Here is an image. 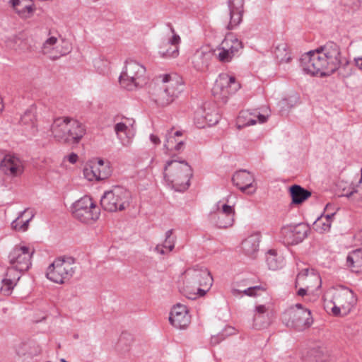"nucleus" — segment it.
<instances>
[{"label":"nucleus","mask_w":362,"mask_h":362,"mask_svg":"<svg viewBox=\"0 0 362 362\" xmlns=\"http://www.w3.org/2000/svg\"><path fill=\"white\" fill-rule=\"evenodd\" d=\"M192 176V169L185 160H169L164 168L165 180L177 192L188 189Z\"/></svg>","instance_id":"39448f33"},{"label":"nucleus","mask_w":362,"mask_h":362,"mask_svg":"<svg viewBox=\"0 0 362 362\" xmlns=\"http://www.w3.org/2000/svg\"><path fill=\"white\" fill-rule=\"evenodd\" d=\"M145 72L143 65L132 59L127 60L124 70L119 78V83L123 88L132 90L140 85Z\"/></svg>","instance_id":"1a4fd4ad"},{"label":"nucleus","mask_w":362,"mask_h":362,"mask_svg":"<svg viewBox=\"0 0 362 362\" xmlns=\"http://www.w3.org/2000/svg\"><path fill=\"white\" fill-rule=\"evenodd\" d=\"M282 321L286 327L298 331L310 327L313 322L310 310L300 303L286 310L282 315Z\"/></svg>","instance_id":"423d86ee"},{"label":"nucleus","mask_w":362,"mask_h":362,"mask_svg":"<svg viewBox=\"0 0 362 362\" xmlns=\"http://www.w3.org/2000/svg\"><path fill=\"white\" fill-rule=\"evenodd\" d=\"M293 204H300L311 196V192L300 185H294L289 188Z\"/></svg>","instance_id":"c85d7f7f"},{"label":"nucleus","mask_w":362,"mask_h":362,"mask_svg":"<svg viewBox=\"0 0 362 362\" xmlns=\"http://www.w3.org/2000/svg\"><path fill=\"white\" fill-rule=\"evenodd\" d=\"M173 230H168L165 233V240L163 243V246L165 249H168L169 252L172 251L175 247V238L173 237Z\"/></svg>","instance_id":"79ce46f5"},{"label":"nucleus","mask_w":362,"mask_h":362,"mask_svg":"<svg viewBox=\"0 0 362 362\" xmlns=\"http://www.w3.org/2000/svg\"><path fill=\"white\" fill-rule=\"evenodd\" d=\"M232 181L243 192L247 194H252L256 190V187L253 185L255 181L253 175L245 170L236 172L232 177Z\"/></svg>","instance_id":"6ab92c4d"},{"label":"nucleus","mask_w":362,"mask_h":362,"mask_svg":"<svg viewBox=\"0 0 362 362\" xmlns=\"http://www.w3.org/2000/svg\"><path fill=\"white\" fill-rule=\"evenodd\" d=\"M213 52L217 60L221 63H228L234 58L230 52L222 47L221 44L216 49L213 50Z\"/></svg>","instance_id":"c9c22d12"},{"label":"nucleus","mask_w":362,"mask_h":362,"mask_svg":"<svg viewBox=\"0 0 362 362\" xmlns=\"http://www.w3.org/2000/svg\"><path fill=\"white\" fill-rule=\"evenodd\" d=\"M240 88V84L235 78L227 74H221L216 81L212 92L215 97L226 103L229 95Z\"/></svg>","instance_id":"9b49d317"},{"label":"nucleus","mask_w":362,"mask_h":362,"mask_svg":"<svg viewBox=\"0 0 362 362\" xmlns=\"http://www.w3.org/2000/svg\"><path fill=\"white\" fill-rule=\"evenodd\" d=\"M73 216L82 223H90L99 217V210L92 199L84 196L73 206Z\"/></svg>","instance_id":"9d476101"},{"label":"nucleus","mask_w":362,"mask_h":362,"mask_svg":"<svg viewBox=\"0 0 362 362\" xmlns=\"http://www.w3.org/2000/svg\"><path fill=\"white\" fill-rule=\"evenodd\" d=\"M77 159H78V156L76 153H71L68 156V160L71 163H75L77 161Z\"/></svg>","instance_id":"603ef678"},{"label":"nucleus","mask_w":362,"mask_h":362,"mask_svg":"<svg viewBox=\"0 0 362 362\" xmlns=\"http://www.w3.org/2000/svg\"><path fill=\"white\" fill-rule=\"evenodd\" d=\"M169 321L177 329H185L191 322L187 307L180 303L174 305L170 313Z\"/></svg>","instance_id":"dca6fc26"},{"label":"nucleus","mask_w":362,"mask_h":362,"mask_svg":"<svg viewBox=\"0 0 362 362\" xmlns=\"http://www.w3.org/2000/svg\"><path fill=\"white\" fill-rule=\"evenodd\" d=\"M267 308L264 305H260L256 307V313L260 315H266Z\"/></svg>","instance_id":"8fccbe9b"},{"label":"nucleus","mask_w":362,"mask_h":362,"mask_svg":"<svg viewBox=\"0 0 362 362\" xmlns=\"http://www.w3.org/2000/svg\"><path fill=\"white\" fill-rule=\"evenodd\" d=\"M229 13L226 18V28L233 30L240 24L244 13V0H228Z\"/></svg>","instance_id":"2eb2a0df"},{"label":"nucleus","mask_w":362,"mask_h":362,"mask_svg":"<svg viewBox=\"0 0 362 362\" xmlns=\"http://www.w3.org/2000/svg\"><path fill=\"white\" fill-rule=\"evenodd\" d=\"M313 280L320 282V277L319 275L316 274L313 270L310 271L308 269H305L297 275L296 284L304 281L306 284L307 288H308L309 287L313 286L312 285H310Z\"/></svg>","instance_id":"2f4dec72"},{"label":"nucleus","mask_w":362,"mask_h":362,"mask_svg":"<svg viewBox=\"0 0 362 362\" xmlns=\"http://www.w3.org/2000/svg\"><path fill=\"white\" fill-rule=\"evenodd\" d=\"M218 204H219V203H218ZM217 211H218L220 213H223V214H226L228 216L230 215V216H232L233 218H234V216H235L234 208L233 206H229V205L226 204H223L221 209L218 206Z\"/></svg>","instance_id":"c03bdc74"},{"label":"nucleus","mask_w":362,"mask_h":362,"mask_svg":"<svg viewBox=\"0 0 362 362\" xmlns=\"http://www.w3.org/2000/svg\"><path fill=\"white\" fill-rule=\"evenodd\" d=\"M303 362H330L329 357L322 351L310 350L303 358Z\"/></svg>","instance_id":"f704fd0d"},{"label":"nucleus","mask_w":362,"mask_h":362,"mask_svg":"<svg viewBox=\"0 0 362 362\" xmlns=\"http://www.w3.org/2000/svg\"><path fill=\"white\" fill-rule=\"evenodd\" d=\"M268 116L261 114L259 111L255 110L250 112V110H243L240 112L238 117V128L251 126L259 122L260 124L267 122Z\"/></svg>","instance_id":"5701e85b"},{"label":"nucleus","mask_w":362,"mask_h":362,"mask_svg":"<svg viewBox=\"0 0 362 362\" xmlns=\"http://www.w3.org/2000/svg\"><path fill=\"white\" fill-rule=\"evenodd\" d=\"M1 171L8 177H20L24 172L22 160L13 154H6L0 163Z\"/></svg>","instance_id":"4468645a"},{"label":"nucleus","mask_w":362,"mask_h":362,"mask_svg":"<svg viewBox=\"0 0 362 362\" xmlns=\"http://www.w3.org/2000/svg\"><path fill=\"white\" fill-rule=\"evenodd\" d=\"M69 117H59L54 119L51 127V136L58 142L64 144H71V140L74 138L70 136L68 132L69 127L64 130H60L62 124H69Z\"/></svg>","instance_id":"f3484780"},{"label":"nucleus","mask_w":362,"mask_h":362,"mask_svg":"<svg viewBox=\"0 0 362 362\" xmlns=\"http://www.w3.org/2000/svg\"><path fill=\"white\" fill-rule=\"evenodd\" d=\"M57 41V37H51L48 38L44 43L43 47L44 48H47L48 47H51L54 45Z\"/></svg>","instance_id":"09e8293b"},{"label":"nucleus","mask_w":362,"mask_h":362,"mask_svg":"<svg viewBox=\"0 0 362 362\" xmlns=\"http://www.w3.org/2000/svg\"><path fill=\"white\" fill-rule=\"evenodd\" d=\"M214 56L213 49L209 46H202L197 49L192 57V63L195 69L205 71Z\"/></svg>","instance_id":"412c9836"},{"label":"nucleus","mask_w":362,"mask_h":362,"mask_svg":"<svg viewBox=\"0 0 362 362\" xmlns=\"http://www.w3.org/2000/svg\"><path fill=\"white\" fill-rule=\"evenodd\" d=\"M260 241V235L254 233L248 236L241 244V249L244 254L250 257H255V255L259 250V244Z\"/></svg>","instance_id":"393cba45"},{"label":"nucleus","mask_w":362,"mask_h":362,"mask_svg":"<svg viewBox=\"0 0 362 362\" xmlns=\"http://www.w3.org/2000/svg\"><path fill=\"white\" fill-rule=\"evenodd\" d=\"M346 266L355 272L362 271V250H354L348 255Z\"/></svg>","instance_id":"7c9ffc66"},{"label":"nucleus","mask_w":362,"mask_h":362,"mask_svg":"<svg viewBox=\"0 0 362 362\" xmlns=\"http://www.w3.org/2000/svg\"><path fill=\"white\" fill-rule=\"evenodd\" d=\"M117 138L124 146H128L131 143L132 133L131 127L123 122L117 123L114 127Z\"/></svg>","instance_id":"c756f323"},{"label":"nucleus","mask_w":362,"mask_h":362,"mask_svg":"<svg viewBox=\"0 0 362 362\" xmlns=\"http://www.w3.org/2000/svg\"><path fill=\"white\" fill-rule=\"evenodd\" d=\"M265 291V288L261 286H250L244 290L233 289L232 293L233 296H237L239 294L244 293L246 296L255 297Z\"/></svg>","instance_id":"e433bc0d"},{"label":"nucleus","mask_w":362,"mask_h":362,"mask_svg":"<svg viewBox=\"0 0 362 362\" xmlns=\"http://www.w3.org/2000/svg\"><path fill=\"white\" fill-rule=\"evenodd\" d=\"M165 247L163 245H157L155 247V251L160 255H165L166 252L165 251Z\"/></svg>","instance_id":"3c124183"},{"label":"nucleus","mask_w":362,"mask_h":362,"mask_svg":"<svg viewBox=\"0 0 362 362\" xmlns=\"http://www.w3.org/2000/svg\"><path fill=\"white\" fill-rule=\"evenodd\" d=\"M274 55L276 58L281 63H288L291 59L288 45L285 42H280L276 45L274 49Z\"/></svg>","instance_id":"473e14b6"},{"label":"nucleus","mask_w":362,"mask_h":362,"mask_svg":"<svg viewBox=\"0 0 362 362\" xmlns=\"http://www.w3.org/2000/svg\"><path fill=\"white\" fill-rule=\"evenodd\" d=\"M69 127V136L74 137L71 144H78L86 134L85 126L76 119L70 117L69 124H62L60 130Z\"/></svg>","instance_id":"b1692460"},{"label":"nucleus","mask_w":362,"mask_h":362,"mask_svg":"<svg viewBox=\"0 0 362 362\" xmlns=\"http://www.w3.org/2000/svg\"><path fill=\"white\" fill-rule=\"evenodd\" d=\"M205 118L209 125H214L219 121L220 116L217 113H215L214 115L207 114Z\"/></svg>","instance_id":"de8ad7c7"},{"label":"nucleus","mask_w":362,"mask_h":362,"mask_svg":"<svg viewBox=\"0 0 362 362\" xmlns=\"http://www.w3.org/2000/svg\"><path fill=\"white\" fill-rule=\"evenodd\" d=\"M347 1H348V0H344V4H347Z\"/></svg>","instance_id":"052dcab7"},{"label":"nucleus","mask_w":362,"mask_h":362,"mask_svg":"<svg viewBox=\"0 0 362 362\" xmlns=\"http://www.w3.org/2000/svg\"><path fill=\"white\" fill-rule=\"evenodd\" d=\"M163 84L151 93V99L158 107H165L171 104L182 92L180 76L175 73L160 75Z\"/></svg>","instance_id":"20e7f679"},{"label":"nucleus","mask_w":362,"mask_h":362,"mask_svg":"<svg viewBox=\"0 0 362 362\" xmlns=\"http://www.w3.org/2000/svg\"><path fill=\"white\" fill-rule=\"evenodd\" d=\"M218 211L211 214V218H216V225L220 228H227L231 226L234 222V218Z\"/></svg>","instance_id":"72a5a7b5"},{"label":"nucleus","mask_w":362,"mask_h":362,"mask_svg":"<svg viewBox=\"0 0 362 362\" xmlns=\"http://www.w3.org/2000/svg\"><path fill=\"white\" fill-rule=\"evenodd\" d=\"M182 132L180 131H176L173 132V129L168 131L166 134V141L164 144V147L168 151H180L183 148L184 141L179 140L177 137L181 136Z\"/></svg>","instance_id":"bb28decb"},{"label":"nucleus","mask_w":362,"mask_h":362,"mask_svg":"<svg viewBox=\"0 0 362 362\" xmlns=\"http://www.w3.org/2000/svg\"><path fill=\"white\" fill-rule=\"evenodd\" d=\"M356 66L361 70H362V57L354 59Z\"/></svg>","instance_id":"864d4df0"},{"label":"nucleus","mask_w":362,"mask_h":362,"mask_svg":"<svg viewBox=\"0 0 362 362\" xmlns=\"http://www.w3.org/2000/svg\"><path fill=\"white\" fill-rule=\"evenodd\" d=\"M352 194H353V191H352V192H351L349 194H347V197H350V196H351V195H352Z\"/></svg>","instance_id":"bf43d9fd"},{"label":"nucleus","mask_w":362,"mask_h":362,"mask_svg":"<svg viewBox=\"0 0 362 362\" xmlns=\"http://www.w3.org/2000/svg\"><path fill=\"white\" fill-rule=\"evenodd\" d=\"M269 324L267 315L255 314L253 317V327L256 329L266 328Z\"/></svg>","instance_id":"a19ab883"},{"label":"nucleus","mask_w":362,"mask_h":362,"mask_svg":"<svg viewBox=\"0 0 362 362\" xmlns=\"http://www.w3.org/2000/svg\"><path fill=\"white\" fill-rule=\"evenodd\" d=\"M131 192L122 187L117 186L104 193L100 204L107 211H123L129 206Z\"/></svg>","instance_id":"0eeeda50"},{"label":"nucleus","mask_w":362,"mask_h":362,"mask_svg":"<svg viewBox=\"0 0 362 362\" xmlns=\"http://www.w3.org/2000/svg\"><path fill=\"white\" fill-rule=\"evenodd\" d=\"M334 216V214H332L318 218L315 222L317 230H320L321 232L329 230L331 227L332 218Z\"/></svg>","instance_id":"4c0bfd02"},{"label":"nucleus","mask_w":362,"mask_h":362,"mask_svg":"<svg viewBox=\"0 0 362 362\" xmlns=\"http://www.w3.org/2000/svg\"><path fill=\"white\" fill-rule=\"evenodd\" d=\"M12 40L15 44H17V46H13L15 49L24 51L26 49V42L24 40H22L19 37L15 36Z\"/></svg>","instance_id":"49530a36"},{"label":"nucleus","mask_w":362,"mask_h":362,"mask_svg":"<svg viewBox=\"0 0 362 362\" xmlns=\"http://www.w3.org/2000/svg\"><path fill=\"white\" fill-rule=\"evenodd\" d=\"M170 31L173 33L172 37L163 41L159 48V55L165 59L176 58L179 55L178 45L180 42V37L175 33L172 26H170Z\"/></svg>","instance_id":"a211bd4d"},{"label":"nucleus","mask_w":362,"mask_h":362,"mask_svg":"<svg viewBox=\"0 0 362 362\" xmlns=\"http://www.w3.org/2000/svg\"><path fill=\"white\" fill-rule=\"evenodd\" d=\"M300 64L304 72L311 75L329 76L336 71L344 78L351 74L349 62L342 57L340 47L334 42L303 54Z\"/></svg>","instance_id":"f257e3e1"},{"label":"nucleus","mask_w":362,"mask_h":362,"mask_svg":"<svg viewBox=\"0 0 362 362\" xmlns=\"http://www.w3.org/2000/svg\"><path fill=\"white\" fill-rule=\"evenodd\" d=\"M35 121V115L34 112L31 110H27L25 113L21 116V122L23 124H31L33 125Z\"/></svg>","instance_id":"37998d69"},{"label":"nucleus","mask_w":362,"mask_h":362,"mask_svg":"<svg viewBox=\"0 0 362 362\" xmlns=\"http://www.w3.org/2000/svg\"><path fill=\"white\" fill-rule=\"evenodd\" d=\"M325 308L334 316H344L350 313L356 303L354 292L346 288H332L324 296Z\"/></svg>","instance_id":"7ed1b4c3"},{"label":"nucleus","mask_w":362,"mask_h":362,"mask_svg":"<svg viewBox=\"0 0 362 362\" xmlns=\"http://www.w3.org/2000/svg\"><path fill=\"white\" fill-rule=\"evenodd\" d=\"M308 231V226L304 223L286 226L281 229V238L286 245H296L307 237Z\"/></svg>","instance_id":"ddd939ff"},{"label":"nucleus","mask_w":362,"mask_h":362,"mask_svg":"<svg viewBox=\"0 0 362 362\" xmlns=\"http://www.w3.org/2000/svg\"><path fill=\"white\" fill-rule=\"evenodd\" d=\"M233 329V327H228L226 331H227L228 334H232Z\"/></svg>","instance_id":"4d7b16f0"},{"label":"nucleus","mask_w":362,"mask_h":362,"mask_svg":"<svg viewBox=\"0 0 362 362\" xmlns=\"http://www.w3.org/2000/svg\"><path fill=\"white\" fill-rule=\"evenodd\" d=\"M34 249L25 245H16L8 255V262L20 271H28L32 263L31 258Z\"/></svg>","instance_id":"f8f14e48"},{"label":"nucleus","mask_w":362,"mask_h":362,"mask_svg":"<svg viewBox=\"0 0 362 362\" xmlns=\"http://www.w3.org/2000/svg\"><path fill=\"white\" fill-rule=\"evenodd\" d=\"M27 212V209L24 210L23 212L21 213L19 216L12 222V226L13 228L16 230L20 231H25L27 230L29 225L30 221L33 217V214L31 215V216L28 218L25 221H21L20 219L23 217V216Z\"/></svg>","instance_id":"58836bf2"},{"label":"nucleus","mask_w":362,"mask_h":362,"mask_svg":"<svg viewBox=\"0 0 362 362\" xmlns=\"http://www.w3.org/2000/svg\"><path fill=\"white\" fill-rule=\"evenodd\" d=\"M111 170L110 167L105 164L101 159L92 161L89 165V168H86L85 175L89 180L93 178L97 180H105L110 175Z\"/></svg>","instance_id":"4be33fe9"},{"label":"nucleus","mask_w":362,"mask_h":362,"mask_svg":"<svg viewBox=\"0 0 362 362\" xmlns=\"http://www.w3.org/2000/svg\"><path fill=\"white\" fill-rule=\"evenodd\" d=\"M182 293L189 299L204 296L213 284L210 272L204 267L195 266L183 274Z\"/></svg>","instance_id":"f03ea898"},{"label":"nucleus","mask_w":362,"mask_h":362,"mask_svg":"<svg viewBox=\"0 0 362 362\" xmlns=\"http://www.w3.org/2000/svg\"><path fill=\"white\" fill-rule=\"evenodd\" d=\"M269 253L270 256L267 258V264L271 269L275 270L279 267L275 260V252L274 251L270 250Z\"/></svg>","instance_id":"a18cd8bd"},{"label":"nucleus","mask_w":362,"mask_h":362,"mask_svg":"<svg viewBox=\"0 0 362 362\" xmlns=\"http://www.w3.org/2000/svg\"><path fill=\"white\" fill-rule=\"evenodd\" d=\"M72 257H58L47 268L46 276L57 284H64L69 280L75 272Z\"/></svg>","instance_id":"6e6552de"},{"label":"nucleus","mask_w":362,"mask_h":362,"mask_svg":"<svg viewBox=\"0 0 362 362\" xmlns=\"http://www.w3.org/2000/svg\"><path fill=\"white\" fill-rule=\"evenodd\" d=\"M25 271H20L13 265L8 267L4 278L2 279V286L0 288L1 293L4 296H9L14 287L16 286L21 275Z\"/></svg>","instance_id":"aec40b11"},{"label":"nucleus","mask_w":362,"mask_h":362,"mask_svg":"<svg viewBox=\"0 0 362 362\" xmlns=\"http://www.w3.org/2000/svg\"><path fill=\"white\" fill-rule=\"evenodd\" d=\"M3 109H4L3 100L0 98V113L2 112Z\"/></svg>","instance_id":"13d9d810"},{"label":"nucleus","mask_w":362,"mask_h":362,"mask_svg":"<svg viewBox=\"0 0 362 362\" xmlns=\"http://www.w3.org/2000/svg\"><path fill=\"white\" fill-rule=\"evenodd\" d=\"M307 290L305 288H300L298 291V294L300 296H303L306 294Z\"/></svg>","instance_id":"6e6d98bb"},{"label":"nucleus","mask_w":362,"mask_h":362,"mask_svg":"<svg viewBox=\"0 0 362 362\" xmlns=\"http://www.w3.org/2000/svg\"><path fill=\"white\" fill-rule=\"evenodd\" d=\"M32 345H34L32 342H23L21 343L17 349L16 352L19 356H25L26 354L29 356L36 355L40 353V350H36L35 351L31 350Z\"/></svg>","instance_id":"ea45409f"},{"label":"nucleus","mask_w":362,"mask_h":362,"mask_svg":"<svg viewBox=\"0 0 362 362\" xmlns=\"http://www.w3.org/2000/svg\"><path fill=\"white\" fill-rule=\"evenodd\" d=\"M221 45L228 50L233 57L238 56L243 49V42L233 35H227Z\"/></svg>","instance_id":"cd10ccee"},{"label":"nucleus","mask_w":362,"mask_h":362,"mask_svg":"<svg viewBox=\"0 0 362 362\" xmlns=\"http://www.w3.org/2000/svg\"><path fill=\"white\" fill-rule=\"evenodd\" d=\"M150 139H151V142L154 144H160V139L154 134H151L150 136Z\"/></svg>","instance_id":"5fc2aeb1"},{"label":"nucleus","mask_w":362,"mask_h":362,"mask_svg":"<svg viewBox=\"0 0 362 362\" xmlns=\"http://www.w3.org/2000/svg\"><path fill=\"white\" fill-rule=\"evenodd\" d=\"M13 9L23 18H30L35 8L32 0H10Z\"/></svg>","instance_id":"a878e982"}]
</instances>
